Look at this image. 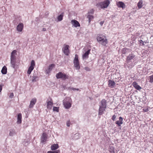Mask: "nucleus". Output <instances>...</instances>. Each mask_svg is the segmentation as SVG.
<instances>
[{
    "instance_id": "nucleus-21",
    "label": "nucleus",
    "mask_w": 153,
    "mask_h": 153,
    "mask_svg": "<svg viewBox=\"0 0 153 153\" xmlns=\"http://www.w3.org/2000/svg\"><path fill=\"white\" fill-rule=\"evenodd\" d=\"M1 72L3 74H5L7 73V68L6 66H4L2 68L1 70Z\"/></svg>"
},
{
    "instance_id": "nucleus-14",
    "label": "nucleus",
    "mask_w": 153,
    "mask_h": 153,
    "mask_svg": "<svg viewBox=\"0 0 153 153\" xmlns=\"http://www.w3.org/2000/svg\"><path fill=\"white\" fill-rule=\"evenodd\" d=\"M10 63L11 66L13 68H15L16 65V58H10Z\"/></svg>"
},
{
    "instance_id": "nucleus-43",
    "label": "nucleus",
    "mask_w": 153,
    "mask_h": 153,
    "mask_svg": "<svg viewBox=\"0 0 153 153\" xmlns=\"http://www.w3.org/2000/svg\"><path fill=\"white\" fill-rule=\"evenodd\" d=\"M50 71H51L50 70H48V69L46 70V73L48 74L49 73H50Z\"/></svg>"
},
{
    "instance_id": "nucleus-11",
    "label": "nucleus",
    "mask_w": 153,
    "mask_h": 153,
    "mask_svg": "<svg viewBox=\"0 0 153 153\" xmlns=\"http://www.w3.org/2000/svg\"><path fill=\"white\" fill-rule=\"evenodd\" d=\"M47 138L46 134L45 133H43L41 137V142L42 143L45 142Z\"/></svg>"
},
{
    "instance_id": "nucleus-13",
    "label": "nucleus",
    "mask_w": 153,
    "mask_h": 153,
    "mask_svg": "<svg viewBox=\"0 0 153 153\" xmlns=\"http://www.w3.org/2000/svg\"><path fill=\"white\" fill-rule=\"evenodd\" d=\"M23 23H19L17 25V30L18 31H22L23 27Z\"/></svg>"
},
{
    "instance_id": "nucleus-5",
    "label": "nucleus",
    "mask_w": 153,
    "mask_h": 153,
    "mask_svg": "<svg viewBox=\"0 0 153 153\" xmlns=\"http://www.w3.org/2000/svg\"><path fill=\"white\" fill-rule=\"evenodd\" d=\"M56 77L57 79H61L62 80H65L68 79V76L66 74L63 73L61 72H59L56 74Z\"/></svg>"
},
{
    "instance_id": "nucleus-37",
    "label": "nucleus",
    "mask_w": 153,
    "mask_h": 153,
    "mask_svg": "<svg viewBox=\"0 0 153 153\" xmlns=\"http://www.w3.org/2000/svg\"><path fill=\"white\" fill-rule=\"evenodd\" d=\"M140 44H142V45H145V44L144 43L145 42L146 43V42H144L143 41H142V40H140L139 41Z\"/></svg>"
},
{
    "instance_id": "nucleus-8",
    "label": "nucleus",
    "mask_w": 153,
    "mask_h": 153,
    "mask_svg": "<svg viewBox=\"0 0 153 153\" xmlns=\"http://www.w3.org/2000/svg\"><path fill=\"white\" fill-rule=\"evenodd\" d=\"M35 65V61L33 60H32L31 62L30 66L29 68L27 73L28 74H30L31 71L33 70L34 68V66Z\"/></svg>"
},
{
    "instance_id": "nucleus-23",
    "label": "nucleus",
    "mask_w": 153,
    "mask_h": 153,
    "mask_svg": "<svg viewBox=\"0 0 153 153\" xmlns=\"http://www.w3.org/2000/svg\"><path fill=\"white\" fill-rule=\"evenodd\" d=\"M143 1L142 0H140L137 3V7L139 9L141 8L143 5Z\"/></svg>"
},
{
    "instance_id": "nucleus-32",
    "label": "nucleus",
    "mask_w": 153,
    "mask_h": 153,
    "mask_svg": "<svg viewBox=\"0 0 153 153\" xmlns=\"http://www.w3.org/2000/svg\"><path fill=\"white\" fill-rule=\"evenodd\" d=\"M60 151L59 150H56L54 151H49L47 152V153H59Z\"/></svg>"
},
{
    "instance_id": "nucleus-34",
    "label": "nucleus",
    "mask_w": 153,
    "mask_h": 153,
    "mask_svg": "<svg viewBox=\"0 0 153 153\" xmlns=\"http://www.w3.org/2000/svg\"><path fill=\"white\" fill-rule=\"evenodd\" d=\"M54 66V65L53 64H51L49 66V67L48 68V70H49L51 71L52 70L53 67Z\"/></svg>"
},
{
    "instance_id": "nucleus-17",
    "label": "nucleus",
    "mask_w": 153,
    "mask_h": 153,
    "mask_svg": "<svg viewBox=\"0 0 153 153\" xmlns=\"http://www.w3.org/2000/svg\"><path fill=\"white\" fill-rule=\"evenodd\" d=\"M22 114L21 113H19L17 116V123L18 124H20L22 123Z\"/></svg>"
},
{
    "instance_id": "nucleus-15",
    "label": "nucleus",
    "mask_w": 153,
    "mask_h": 153,
    "mask_svg": "<svg viewBox=\"0 0 153 153\" xmlns=\"http://www.w3.org/2000/svg\"><path fill=\"white\" fill-rule=\"evenodd\" d=\"M90 49H88L84 53V54L83 55L82 58L83 59H85L88 58V55L90 53Z\"/></svg>"
},
{
    "instance_id": "nucleus-24",
    "label": "nucleus",
    "mask_w": 153,
    "mask_h": 153,
    "mask_svg": "<svg viewBox=\"0 0 153 153\" xmlns=\"http://www.w3.org/2000/svg\"><path fill=\"white\" fill-rule=\"evenodd\" d=\"M134 88L137 90L140 91L141 89L142 88L139 85L137 84V83L134 82Z\"/></svg>"
},
{
    "instance_id": "nucleus-33",
    "label": "nucleus",
    "mask_w": 153,
    "mask_h": 153,
    "mask_svg": "<svg viewBox=\"0 0 153 153\" xmlns=\"http://www.w3.org/2000/svg\"><path fill=\"white\" fill-rule=\"evenodd\" d=\"M53 110L54 111H56L57 112H58L59 111V107H53Z\"/></svg>"
},
{
    "instance_id": "nucleus-28",
    "label": "nucleus",
    "mask_w": 153,
    "mask_h": 153,
    "mask_svg": "<svg viewBox=\"0 0 153 153\" xmlns=\"http://www.w3.org/2000/svg\"><path fill=\"white\" fill-rule=\"evenodd\" d=\"M16 51V50H13L11 53L10 58H15V53Z\"/></svg>"
},
{
    "instance_id": "nucleus-25",
    "label": "nucleus",
    "mask_w": 153,
    "mask_h": 153,
    "mask_svg": "<svg viewBox=\"0 0 153 153\" xmlns=\"http://www.w3.org/2000/svg\"><path fill=\"white\" fill-rule=\"evenodd\" d=\"M147 79L150 83H152L153 82V74L148 76Z\"/></svg>"
},
{
    "instance_id": "nucleus-2",
    "label": "nucleus",
    "mask_w": 153,
    "mask_h": 153,
    "mask_svg": "<svg viewBox=\"0 0 153 153\" xmlns=\"http://www.w3.org/2000/svg\"><path fill=\"white\" fill-rule=\"evenodd\" d=\"M97 39L100 43L104 46H106V44L108 43L107 39L105 36L104 35H100L97 36Z\"/></svg>"
},
{
    "instance_id": "nucleus-35",
    "label": "nucleus",
    "mask_w": 153,
    "mask_h": 153,
    "mask_svg": "<svg viewBox=\"0 0 153 153\" xmlns=\"http://www.w3.org/2000/svg\"><path fill=\"white\" fill-rule=\"evenodd\" d=\"M134 57L133 56H131L130 55H129L127 57V59L128 60H130L131 59H133V58Z\"/></svg>"
},
{
    "instance_id": "nucleus-26",
    "label": "nucleus",
    "mask_w": 153,
    "mask_h": 153,
    "mask_svg": "<svg viewBox=\"0 0 153 153\" xmlns=\"http://www.w3.org/2000/svg\"><path fill=\"white\" fill-rule=\"evenodd\" d=\"M79 133H76L74 134V136L73 137V139L74 140H76L79 138Z\"/></svg>"
},
{
    "instance_id": "nucleus-38",
    "label": "nucleus",
    "mask_w": 153,
    "mask_h": 153,
    "mask_svg": "<svg viewBox=\"0 0 153 153\" xmlns=\"http://www.w3.org/2000/svg\"><path fill=\"white\" fill-rule=\"evenodd\" d=\"M126 49L125 48H123L122 49V53L123 54H125L126 53Z\"/></svg>"
},
{
    "instance_id": "nucleus-29",
    "label": "nucleus",
    "mask_w": 153,
    "mask_h": 153,
    "mask_svg": "<svg viewBox=\"0 0 153 153\" xmlns=\"http://www.w3.org/2000/svg\"><path fill=\"white\" fill-rule=\"evenodd\" d=\"M109 151L111 153H115L114 148L112 146L110 147V150H109Z\"/></svg>"
},
{
    "instance_id": "nucleus-27",
    "label": "nucleus",
    "mask_w": 153,
    "mask_h": 153,
    "mask_svg": "<svg viewBox=\"0 0 153 153\" xmlns=\"http://www.w3.org/2000/svg\"><path fill=\"white\" fill-rule=\"evenodd\" d=\"M16 132L15 130L14 129H11L10 131L9 135L10 136H13L15 135Z\"/></svg>"
},
{
    "instance_id": "nucleus-40",
    "label": "nucleus",
    "mask_w": 153,
    "mask_h": 153,
    "mask_svg": "<svg viewBox=\"0 0 153 153\" xmlns=\"http://www.w3.org/2000/svg\"><path fill=\"white\" fill-rule=\"evenodd\" d=\"M116 116L115 115H114L113 116H112V120L113 121H114L116 118Z\"/></svg>"
},
{
    "instance_id": "nucleus-42",
    "label": "nucleus",
    "mask_w": 153,
    "mask_h": 153,
    "mask_svg": "<svg viewBox=\"0 0 153 153\" xmlns=\"http://www.w3.org/2000/svg\"><path fill=\"white\" fill-rule=\"evenodd\" d=\"M85 69L88 71H90V69L88 67H86L85 68Z\"/></svg>"
},
{
    "instance_id": "nucleus-9",
    "label": "nucleus",
    "mask_w": 153,
    "mask_h": 153,
    "mask_svg": "<svg viewBox=\"0 0 153 153\" xmlns=\"http://www.w3.org/2000/svg\"><path fill=\"white\" fill-rule=\"evenodd\" d=\"M36 102V99L35 98L32 99L30 101V104L29 105V108H31L33 107L34 105Z\"/></svg>"
},
{
    "instance_id": "nucleus-30",
    "label": "nucleus",
    "mask_w": 153,
    "mask_h": 153,
    "mask_svg": "<svg viewBox=\"0 0 153 153\" xmlns=\"http://www.w3.org/2000/svg\"><path fill=\"white\" fill-rule=\"evenodd\" d=\"M37 78V77L36 76H32V78L31 79L32 82H35L36 81V79Z\"/></svg>"
},
{
    "instance_id": "nucleus-48",
    "label": "nucleus",
    "mask_w": 153,
    "mask_h": 153,
    "mask_svg": "<svg viewBox=\"0 0 153 153\" xmlns=\"http://www.w3.org/2000/svg\"><path fill=\"white\" fill-rule=\"evenodd\" d=\"M134 82H133L132 83V85L133 86H134Z\"/></svg>"
},
{
    "instance_id": "nucleus-3",
    "label": "nucleus",
    "mask_w": 153,
    "mask_h": 153,
    "mask_svg": "<svg viewBox=\"0 0 153 153\" xmlns=\"http://www.w3.org/2000/svg\"><path fill=\"white\" fill-rule=\"evenodd\" d=\"M110 3L109 0H105L103 2H99L97 4V6L99 8H106L109 5Z\"/></svg>"
},
{
    "instance_id": "nucleus-31",
    "label": "nucleus",
    "mask_w": 153,
    "mask_h": 153,
    "mask_svg": "<svg viewBox=\"0 0 153 153\" xmlns=\"http://www.w3.org/2000/svg\"><path fill=\"white\" fill-rule=\"evenodd\" d=\"M87 18H88L89 22H90L91 20L93 19L94 17L92 15H89L88 16Z\"/></svg>"
},
{
    "instance_id": "nucleus-10",
    "label": "nucleus",
    "mask_w": 153,
    "mask_h": 153,
    "mask_svg": "<svg viewBox=\"0 0 153 153\" xmlns=\"http://www.w3.org/2000/svg\"><path fill=\"white\" fill-rule=\"evenodd\" d=\"M53 105V102L51 98H50V100L47 102V108L50 109L52 108V106Z\"/></svg>"
},
{
    "instance_id": "nucleus-47",
    "label": "nucleus",
    "mask_w": 153,
    "mask_h": 153,
    "mask_svg": "<svg viewBox=\"0 0 153 153\" xmlns=\"http://www.w3.org/2000/svg\"><path fill=\"white\" fill-rule=\"evenodd\" d=\"M2 89V86L0 85V92L1 91Z\"/></svg>"
},
{
    "instance_id": "nucleus-46",
    "label": "nucleus",
    "mask_w": 153,
    "mask_h": 153,
    "mask_svg": "<svg viewBox=\"0 0 153 153\" xmlns=\"http://www.w3.org/2000/svg\"><path fill=\"white\" fill-rule=\"evenodd\" d=\"M46 29L45 28H42V31H46Z\"/></svg>"
},
{
    "instance_id": "nucleus-7",
    "label": "nucleus",
    "mask_w": 153,
    "mask_h": 153,
    "mask_svg": "<svg viewBox=\"0 0 153 153\" xmlns=\"http://www.w3.org/2000/svg\"><path fill=\"white\" fill-rule=\"evenodd\" d=\"M69 45H68L65 44L64 45V47L62 48V50L65 55L67 56L69 55L70 53L69 50Z\"/></svg>"
},
{
    "instance_id": "nucleus-16",
    "label": "nucleus",
    "mask_w": 153,
    "mask_h": 153,
    "mask_svg": "<svg viewBox=\"0 0 153 153\" xmlns=\"http://www.w3.org/2000/svg\"><path fill=\"white\" fill-rule=\"evenodd\" d=\"M123 118L122 117H120L119 118V120L116 121V124L118 126H120L123 123Z\"/></svg>"
},
{
    "instance_id": "nucleus-4",
    "label": "nucleus",
    "mask_w": 153,
    "mask_h": 153,
    "mask_svg": "<svg viewBox=\"0 0 153 153\" xmlns=\"http://www.w3.org/2000/svg\"><path fill=\"white\" fill-rule=\"evenodd\" d=\"M71 99L68 97L65 99L63 101V104L65 108L66 109L70 108L71 106V104L70 102Z\"/></svg>"
},
{
    "instance_id": "nucleus-36",
    "label": "nucleus",
    "mask_w": 153,
    "mask_h": 153,
    "mask_svg": "<svg viewBox=\"0 0 153 153\" xmlns=\"http://www.w3.org/2000/svg\"><path fill=\"white\" fill-rule=\"evenodd\" d=\"M94 10L93 9H92L91 10H90L88 12V13L89 14H93L94 13Z\"/></svg>"
},
{
    "instance_id": "nucleus-45",
    "label": "nucleus",
    "mask_w": 153,
    "mask_h": 153,
    "mask_svg": "<svg viewBox=\"0 0 153 153\" xmlns=\"http://www.w3.org/2000/svg\"><path fill=\"white\" fill-rule=\"evenodd\" d=\"M72 90H76V91H79V89L78 88H71Z\"/></svg>"
},
{
    "instance_id": "nucleus-18",
    "label": "nucleus",
    "mask_w": 153,
    "mask_h": 153,
    "mask_svg": "<svg viewBox=\"0 0 153 153\" xmlns=\"http://www.w3.org/2000/svg\"><path fill=\"white\" fill-rule=\"evenodd\" d=\"M117 5L119 7H121L122 8H125V5L124 4L122 1H119L117 3Z\"/></svg>"
},
{
    "instance_id": "nucleus-41",
    "label": "nucleus",
    "mask_w": 153,
    "mask_h": 153,
    "mask_svg": "<svg viewBox=\"0 0 153 153\" xmlns=\"http://www.w3.org/2000/svg\"><path fill=\"white\" fill-rule=\"evenodd\" d=\"M70 123H71L70 121H67V123H66L67 126H68V127L69 126H70Z\"/></svg>"
},
{
    "instance_id": "nucleus-6",
    "label": "nucleus",
    "mask_w": 153,
    "mask_h": 153,
    "mask_svg": "<svg viewBox=\"0 0 153 153\" xmlns=\"http://www.w3.org/2000/svg\"><path fill=\"white\" fill-rule=\"evenodd\" d=\"M73 63L74 66L77 70H79L80 68L79 60L78 59V56L77 54H75V57Z\"/></svg>"
},
{
    "instance_id": "nucleus-19",
    "label": "nucleus",
    "mask_w": 153,
    "mask_h": 153,
    "mask_svg": "<svg viewBox=\"0 0 153 153\" xmlns=\"http://www.w3.org/2000/svg\"><path fill=\"white\" fill-rule=\"evenodd\" d=\"M108 85L109 87H111V88L115 85V83L114 81L111 80H109L108 81Z\"/></svg>"
},
{
    "instance_id": "nucleus-39",
    "label": "nucleus",
    "mask_w": 153,
    "mask_h": 153,
    "mask_svg": "<svg viewBox=\"0 0 153 153\" xmlns=\"http://www.w3.org/2000/svg\"><path fill=\"white\" fill-rule=\"evenodd\" d=\"M14 96V94L13 93H10V95L9 96V97L12 98Z\"/></svg>"
},
{
    "instance_id": "nucleus-12",
    "label": "nucleus",
    "mask_w": 153,
    "mask_h": 153,
    "mask_svg": "<svg viewBox=\"0 0 153 153\" xmlns=\"http://www.w3.org/2000/svg\"><path fill=\"white\" fill-rule=\"evenodd\" d=\"M71 23L75 27H79L80 25L79 22L75 20H73L71 21Z\"/></svg>"
},
{
    "instance_id": "nucleus-20",
    "label": "nucleus",
    "mask_w": 153,
    "mask_h": 153,
    "mask_svg": "<svg viewBox=\"0 0 153 153\" xmlns=\"http://www.w3.org/2000/svg\"><path fill=\"white\" fill-rule=\"evenodd\" d=\"M59 147V146L58 144H54L51 145V149L52 150H55L58 148Z\"/></svg>"
},
{
    "instance_id": "nucleus-49",
    "label": "nucleus",
    "mask_w": 153,
    "mask_h": 153,
    "mask_svg": "<svg viewBox=\"0 0 153 153\" xmlns=\"http://www.w3.org/2000/svg\"><path fill=\"white\" fill-rule=\"evenodd\" d=\"M134 91L137 92V90H135V91Z\"/></svg>"
},
{
    "instance_id": "nucleus-22",
    "label": "nucleus",
    "mask_w": 153,
    "mask_h": 153,
    "mask_svg": "<svg viewBox=\"0 0 153 153\" xmlns=\"http://www.w3.org/2000/svg\"><path fill=\"white\" fill-rule=\"evenodd\" d=\"M64 12H62L60 15L59 16L57 17L58 21H60L63 19V18L64 16Z\"/></svg>"
},
{
    "instance_id": "nucleus-1",
    "label": "nucleus",
    "mask_w": 153,
    "mask_h": 153,
    "mask_svg": "<svg viewBox=\"0 0 153 153\" xmlns=\"http://www.w3.org/2000/svg\"><path fill=\"white\" fill-rule=\"evenodd\" d=\"M106 101L105 99H103L100 102V105L99 109V115H102L103 114L105 109L106 108Z\"/></svg>"
},
{
    "instance_id": "nucleus-44",
    "label": "nucleus",
    "mask_w": 153,
    "mask_h": 153,
    "mask_svg": "<svg viewBox=\"0 0 153 153\" xmlns=\"http://www.w3.org/2000/svg\"><path fill=\"white\" fill-rule=\"evenodd\" d=\"M104 21H102L100 22V24L101 26H102L103 24L104 23Z\"/></svg>"
}]
</instances>
